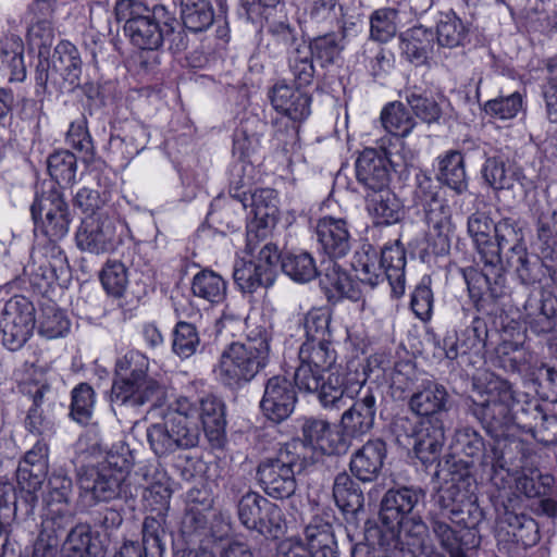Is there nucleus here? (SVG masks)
<instances>
[{"label": "nucleus", "mask_w": 557, "mask_h": 557, "mask_svg": "<svg viewBox=\"0 0 557 557\" xmlns=\"http://www.w3.org/2000/svg\"><path fill=\"white\" fill-rule=\"evenodd\" d=\"M494 225L490 214L480 210L470 214L467 221L468 233L483 263L481 272L473 270L470 278L466 276L468 290L472 299L479 297V310L488 314L496 311V308H490L488 298L497 301L507 294L503 263L497 257V247L491 239Z\"/></svg>", "instance_id": "1"}, {"label": "nucleus", "mask_w": 557, "mask_h": 557, "mask_svg": "<svg viewBox=\"0 0 557 557\" xmlns=\"http://www.w3.org/2000/svg\"><path fill=\"white\" fill-rule=\"evenodd\" d=\"M379 389L360 387L356 400L344 411L341 419V436L347 444V449L354 440H362L374 425Z\"/></svg>", "instance_id": "12"}, {"label": "nucleus", "mask_w": 557, "mask_h": 557, "mask_svg": "<svg viewBox=\"0 0 557 557\" xmlns=\"http://www.w3.org/2000/svg\"><path fill=\"white\" fill-rule=\"evenodd\" d=\"M424 499L425 492L421 487L401 486L388 490L380 506L381 529L389 530L392 537L395 536L403 519L412 515Z\"/></svg>", "instance_id": "15"}, {"label": "nucleus", "mask_w": 557, "mask_h": 557, "mask_svg": "<svg viewBox=\"0 0 557 557\" xmlns=\"http://www.w3.org/2000/svg\"><path fill=\"white\" fill-rule=\"evenodd\" d=\"M201 431L193 413L180 408H170L161 422L147 429V441L158 457L168 456L178 449L196 447Z\"/></svg>", "instance_id": "6"}, {"label": "nucleus", "mask_w": 557, "mask_h": 557, "mask_svg": "<svg viewBox=\"0 0 557 557\" xmlns=\"http://www.w3.org/2000/svg\"><path fill=\"white\" fill-rule=\"evenodd\" d=\"M183 25L194 32L207 30L214 22V10L210 0H181Z\"/></svg>", "instance_id": "48"}, {"label": "nucleus", "mask_w": 557, "mask_h": 557, "mask_svg": "<svg viewBox=\"0 0 557 557\" xmlns=\"http://www.w3.org/2000/svg\"><path fill=\"white\" fill-rule=\"evenodd\" d=\"M73 515L67 510L60 508H49L46 517L41 521V529L35 549L41 557H53L61 543L62 537L73 528Z\"/></svg>", "instance_id": "24"}, {"label": "nucleus", "mask_w": 557, "mask_h": 557, "mask_svg": "<svg viewBox=\"0 0 557 557\" xmlns=\"http://www.w3.org/2000/svg\"><path fill=\"white\" fill-rule=\"evenodd\" d=\"M430 523L441 547L449 557H469L480 545V540L473 528H451L437 513H431Z\"/></svg>", "instance_id": "18"}, {"label": "nucleus", "mask_w": 557, "mask_h": 557, "mask_svg": "<svg viewBox=\"0 0 557 557\" xmlns=\"http://www.w3.org/2000/svg\"><path fill=\"white\" fill-rule=\"evenodd\" d=\"M234 282L244 293H253L259 287H270L274 283L275 270L269 265L252 261H236L233 272Z\"/></svg>", "instance_id": "38"}, {"label": "nucleus", "mask_w": 557, "mask_h": 557, "mask_svg": "<svg viewBox=\"0 0 557 557\" xmlns=\"http://www.w3.org/2000/svg\"><path fill=\"white\" fill-rule=\"evenodd\" d=\"M75 154L69 150H59L51 153L47 160L48 172L51 178L60 186L71 185L76 175Z\"/></svg>", "instance_id": "57"}, {"label": "nucleus", "mask_w": 557, "mask_h": 557, "mask_svg": "<svg viewBox=\"0 0 557 557\" xmlns=\"http://www.w3.org/2000/svg\"><path fill=\"white\" fill-rule=\"evenodd\" d=\"M535 221L534 249L543 259L544 268L557 287V210L547 205L535 203L532 209Z\"/></svg>", "instance_id": "13"}, {"label": "nucleus", "mask_w": 557, "mask_h": 557, "mask_svg": "<svg viewBox=\"0 0 557 557\" xmlns=\"http://www.w3.org/2000/svg\"><path fill=\"white\" fill-rule=\"evenodd\" d=\"M448 478L444 480L434 495L435 504L451 516L461 511L466 502H471L474 491V479L471 472L472 462L453 457L446 461Z\"/></svg>", "instance_id": "8"}, {"label": "nucleus", "mask_w": 557, "mask_h": 557, "mask_svg": "<svg viewBox=\"0 0 557 557\" xmlns=\"http://www.w3.org/2000/svg\"><path fill=\"white\" fill-rule=\"evenodd\" d=\"M0 61L10 72V82H23L26 77L24 42L16 35L0 38Z\"/></svg>", "instance_id": "44"}, {"label": "nucleus", "mask_w": 557, "mask_h": 557, "mask_svg": "<svg viewBox=\"0 0 557 557\" xmlns=\"http://www.w3.org/2000/svg\"><path fill=\"white\" fill-rule=\"evenodd\" d=\"M315 235L321 250L332 259L343 258L351 249L352 238L345 219L321 218L315 225Z\"/></svg>", "instance_id": "22"}, {"label": "nucleus", "mask_w": 557, "mask_h": 557, "mask_svg": "<svg viewBox=\"0 0 557 557\" xmlns=\"http://www.w3.org/2000/svg\"><path fill=\"white\" fill-rule=\"evenodd\" d=\"M70 211L63 195L54 187L48 190L37 193L35 200L30 207V213L34 222L42 214H60Z\"/></svg>", "instance_id": "62"}, {"label": "nucleus", "mask_w": 557, "mask_h": 557, "mask_svg": "<svg viewBox=\"0 0 557 557\" xmlns=\"http://www.w3.org/2000/svg\"><path fill=\"white\" fill-rule=\"evenodd\" d=\"M282 270L286 275L299 283L310 282L319 274L313 257L304 250L284 252Z\"/></svg>", "instance_id": "53"}, {"label": "nucleus", "mask_w": 557, "mask_h": 557, "mask_svg": "<svg viewBox=\"0 0 557 557\" xmlns=\"http://www.w3.org/2000/svg\"><path fill=\"white\" fill-rule=\"evenodd\" d=\"M507 263L515 270L521 284L533 285L541 282L544 263L539 253L529 256L527 247L518 248L516 252L507 255Z\"/></svg>", "instance_id": "50"}, {"label": "nucleus", "mask_w": 557, "mask_h": 557, "mask_svg": "<svg viewBox=\"0 0 557 557\" xmlns=\"http://www.w3.org/2000/svg\"><path fill=\"white\" fill-rule=\"evenodd\" d=\"M148 133L140 125H132L123 135H111L110 147L119 152L123 160L129 161L147 145Z\"/></svg>", "instance_id": "54"}, {"label": "nucleus", "mask_w": 557, "mask_h": 557, "mask_svg": "<svg viewBox=\"0 0 557 557\" xmlns=\"http://www.w3.org/2000/svg\"><path fill=\"white\" fill-rule=\"evenodd\" d=\"M494 233L496 239L494 246L497 247V257L500 260V253L506 248L508 249L506 253L507 256L516 252L518 248L525 247L522 230L518 226V223L511 218H504L497 223H495Z\"/></svg>", "instance_id": "56"}, {"label": "nucleus", "mask_w": 557, "mask_h": 557, "mask_svg": "<svg viewBox=\"0 0 557 557\" xmlns=\"http://www.w3.org/2000/svg\"><path fill=\"white\" fill-rule=\"evenodd\" d=\"M111 401L139 408L146 404L161 406L166 399L165 387L149 375V359L138 350H128L114 366Z\"/></svg>", "instance_id": "2"}, {"label": "nucleus", "mask_w": 557, "mask_h": 557, "mask_svg": "<svg viewBox=\"0 0 557 557\" xmlns=\"http://www.w3.org/2000/svg\"><path fill=\"white\" fill-rule=\"evenodd\" d=\"M308 448L300 438L283 444L272 457L262 459L256 471L264 493L275 499L293 496L297 490L296 475L309 465Z\"/></svg>", "instance_id": "4"}, {"label": "nucleus", "mask_w": 557, "mask_h": 557, "mask_svg": "<svg viewBox=\"0 0 557 557\" xmlns=\"http://www.w3.org/2000/svg\"><path fill=\"white\" fill-rule=\"evenodd\" d=\"M384 274L395 296L405 293L406 253L403 247L385 246L379 256Z\"/></svg>", "instance_id": "42"}, {"label": "nucleus", "mask_w": 557, "mask_h": 557, "mask_svg": "<svg viewBox=\"0 0 557 557\" xmlns=\"http://www.w3.org/2000/svg\"><path fill=\"white\" fill-rule=\"evenodd\" d=\"M61 553L62 557H104L99 536L86 524H78L70 530Z\"/></svg>", "instance_id": "36"}, {"label": "nucleus", "mask_w": 557, "mask_h": 557, "mask_svg": "<svg viewBox=\"0 0 557 557\" xmlns=\"http://www.w3.org/2000/svg\"><path fill=\"white\" fill-rule=\"evenodd\" d=\"M400 97H404L417 117L426 123L437 122L441 117L442 110L437 102L423 96L417 87H406Z\"/></svg>", "instance_id": "59"}, {"label": "nucleus", "mask_w": 557, "mask_h": 557, "mask_svg": "<svg viewBox=\"0 0 557 557\" xmlns=\"http://www.w3.org/2000/svg\"><path fill=\"white\" fill-rule=\"evenodd\" d=\"M356 175L360 184L375 191L387 188L389 166L387 156L375 149L363 150L356 161Z\"/></svg>", "instance_id": "31"}, {"label": "nucleus", "mask_w": 557, "mask_h": 557, "mask_svg": "<svg viewBox=\"0 0 557 557\" xmlns=\"http://www.w3.org/2000/svg\"><path fill=\"white\" fill-rule=\"evenodd\" d=\"M297 395L294 385L284 376L270 377L260 401L263 414L273 422H282L294 411Z\"/></svg>", "instance_id": "17"}, {"label": "nucleus", "mask_w": 557, "mask_h": 557, "mask_svg": "<svg viewBox=\"0 0 557 557\" xmlns=\"http://www.w3.org/2000/svg\"><path fill=\"white\" fill-rule=\"evenodd\" d=\"M434 45V34L423 26H414L401 36V51L406 58L417 64H423Z\"/></svg>", "instance_id": "43"}, {"label": "nucleus", "mask_w": 557, "mask_h": 557, "mask_svg": "<svg viewBox=\"0 0 557 557\" xmlns=\"http://www.w3.org/2000/svg\"><path fill=\"white\" fill-rule=\"evenodd\" d=\"M379 533L380 545L385 548V554L403 555V549H409L405 547L403 536L412 540V542L407 543L408 546H420L428 533V525L420 516L412 513L403 519L400 528L397 530V533L394 534L395 536L392 537L391 531L386 529H380Z\"/></svg>", "instance_id": "34"}, {"label": "nucleus", "mask_w": 557, "mask_h": 557, "mask_svg": "<svg viewBox=\"0 0 557 557\" xmlns=\"http://www.w3.org/2000/svg\"><path fill=\"white\" fill-rule=\"evenodd\" d=\"M449 394L435 381H424L409 399V408L421 419L444 420L447 414Z\"/></svg>", "instance_id": "23"}, {"label": "nucleus", "mask_w": 557, "mask_h": 557, "mask_svg": "<svg viewBox=\"0 0 557 557\" xmlns=\"http://www.w3.org/2000/svg\"><path fill=\"white\" fill-rule=\"evenodd\" d=\"M79 495L89 505L109 503L117 498L127 497L125 479L108 470L94 467L78 472Z\"/></svg>", "instance_id": "14"}, {"label": "nucleus", "mask_w": 557, "mask_h": 557, "mask_svg": "<svg viewBox=\"0 0 557 557\" xmlns=\"http://www.w3.org/2000/svg\"><path fill=\"white\" fill-rule=\"evenodd\" d=\"M35 323L33 302L21 295L10 298L3 307L0 318L3 345L11 351L22 348L30 337Z\"/></svg>", "instance_id": "10"}, {"label": "nucleus", "mask_w": 557, "mask_h": 557, "mask_svg": "<svg viewBox=\"0 0 557 557\" xmlns=\"http://www.w3.org/2000/svg\"><path fill=\"white\" fill-rule=\"evenodd\" d=\"M172 496V490L169 485V478L159 481L156 484L147 485L144 492V499L147 508L156 515L147 516L143 523H146L149 519H152L160 523L163 531L165 530V518L166 512L170 508V499Z\"/></svg>", "instance_id": "52"}, {"label": "nucleus", "mask_w": 557, "mask_h": 557, "mask_svg": "<svg viewBox=\"0 0 557 557\" xmlns=\"http://www.w3.org/2000/svg\"><path fill=\"white\" fill-rule=\"evenodd\" d=\"M352 268L358 280L372 288L386 280L379 253L371 246L363 247L361 251L356 253Z\"/></svg>", "instance_id": "51"}, {"label": "nucleus", "mask_w": 557, "mask_h": 557, "mask_svg": "<svg viewBox=\"0 0 557 557\" xmlns=\"http://www.w3.org/2000/svg\"><path fill=\"white\" fill-rule=\"evenodd\" d=\"M268 34L265 48L273 58L282 54H287L288 58L307 47V42L299 32L287 23H273L269 27Z\"/></svg>", "instance_id": "37"}, {"label": "nucleus", "mask_w": 557, "mask_h": 557, "mask_svg": "<svg viewBox=\"0 0 557 557\" xmlns=\"http://www.w3.org/2000/svg\"><path fill=\"white\" fill-rule=\"evenodd\" d=\"M117 22H124V33L141 50H158L164 42L163 26L175 23V16L163 4L150 10L135 0H117L114 7Z\"/></svg>", "instance_id": "5"}, {"label": "nucleus", "mask_w": 557, "mask_h": 557, "mask_svg": "<svg viewBox=\"0 0 557 557\" xmlns=\"http://www.w3.org/2000/svg\"><path fill=\"white\" fill-rule=\"evenodd\" d=\"M311 557H337V541L329 513L314 515L304 529Z\"/></svg>", "instance_id": "29"}, {"label": "nucleus", "mask_w": 557, "mask_h": 557, "mask_svg": "<svg viewBox=\"0 0 557 557\" xmlns=\"http://www.w3.org/2000/svg\"><path fill=\"white\" fill-rule=\"evenodd\" d=\"M66 143L70 147L81 153L84 162L90 163L95 157V147L87 129V121L82 117L72 122L66 133Z\"/></svg>", "instance_id": "63"}, {"label": "nucleus", "mask_w": 557, "mask_h": 557, "mask_svg": "<svg viewBox=\"0 0 557 557\" xmlns=\"http://www.w3.org/2000/svg\"><path fill=\"white\" fill-rule=\"evenodd\" d=\"M471 412L492 435L504 433L515 421L518 404L511 385L499 377L491 380L479 398H471Z\"/></svg>", "instance_id": "7"}, {"label": "nucleus", "mask_w": 557, "mask_h": 557, "mask_svg": "<svg viewBox=\"0 0 557 557\" xmlns=\"http://www.w3.org/2000/svg\"><path fill=\"white\" fill-rule=\"evenodd\" d=\"M367 209L381 224H393L400 220V202L388 188L375 190L372 195H368Z\"/></svg>", "instance_id": "47"}, {"label": "nucleus", "mask_w": 557, "mask_h": 557, "mask_svg": "<svg viewBox=\"0 0 557 557\" xmlns=\"http://www.w3.org/2000/svg\"><path fill=\"white\" fill-rule=\"evenodd\" d=\"M325 372L317 367L299 362L295 371V384L300 391L318 393L319 400L324 408L342 409L349 399L346 396L345 375L338 371L331 372L325 380Z\"/></svg>", "instance_id": "9"}, {"label": "nucleus", "mask_w": 557, "mask_h": 557, "mask_svg": "<svg viewBox=\"0 0 557 557\" xmlns=\"http://www.w3.org/2000/svg\"><path fill=\"white\" fill-rule=\"evenodd\" d=\"M320 285L325 290L330 301H337L342 298L358 300L360 292L349 275L339 265L332 262L320 276Z\"/></svg>", "instance_id": "40"}, {"label": "nucleus", "mask_w": 557, "mask_h": 557, "mask_svg": "<svg viewBox=\"0 0 557 557\" xmlns=\"http://www.w3.org/2000/svg\"><path fill=\"white\" fill-rule=\"evenodd\" d=\"M270 342V333L262 329L251 332L244 342L228 344L214 367L218 381L231 389L251 382L269 363Z\"/></svg>", "instance_id": "3"}, {"label": "nucleus", "mask_w": 557, "mask_h": 557, "mask_svg": "<svg viewBox=\"0 0 557 557\" xmlns=\"http://www.w3.org/2000/svg\"><path fill=\"white\" fill-rule=\"evenodd\" d=\"M385 457V442L381 438L370 440L352 455L350 471L358 480L372 482L379 476Z\"/></svg>", "instance_id": "33"}, {"label": "nucleus", "mask_w": 557, "mask_h": 557, "mask_svg": "<svg viewBox=\"0 0 557 557\" xmlns=\"http://www.w3.org/2000/svg\"><path fill=\"white\" fill-rule=\"evenodd\" d=\"M299 362L317 367L326 372H334L336 351L331 341H306L299 348Z\"/></svg>", "instance_id": "49"}, {"label": "nucleus", "mask_w": 557, "mask_h": 557, "mask_svg": "<svg viewBox=\"0 0 557 557\" xmlns=\"http://www.w3.org/2000/svg\"><path fill=\"white\" fill-rule=\"evenodd\" d=\"M75 242L81 251L99 256L114 251L122 243V236L114 218L109 214H89L82 219Z\"/></svg>", "instance_id": "11"}, {"label": "nucleus", "mask_w": 557, "mask_h": 557, "mask_svg": "<svg viewBox=\"0 0 557 557\" xmlns=\"http://www.w3.org/2000/svg\"><path fill=\"white\" fill-rule=\"evenodd\" d=\"M70 320L65 312L54 305H46L41 308L38 320L39 334L49 338L62 337L70 331Z\"/></svg>", "instance_id": "58"}, {"label": "nucleus", "mask_w": 557, "mask_h": 557, "mask_svg": "<svg viewBox=\"0 0 557 557\" xmlns=\"http://www.w3.org/2000/svg\"><path fill=\"white\" fill-rule=\"evenodd\" d=\"M231 196L238 199L244 208L250 200L251 212L260 222L267 224L269 220H275L277 213L276 193L271 188H260L251 191L249 184L239 181L231 185Z\"/></svg>", "instance_id": "30"}, {"label": "nucleus", "mask_w": 557, "mask_h": 557, "mask_svg": "<svg viewBox=\"0 0 557 557\" xmlns=\"http://www.w3.org/2000/svg\"><path fill=\"white\" fill-rule=\"evenodd\" d=\"M438 181L454 189L457 194L463 193L467 187L465 160L460 151L450 150L438 158Z\"/></svg>", "instance_id": "45"}, {"label": "nucleus", "mask_w": 557, "mask_h": 557, "mask_svg": "<svg viewBox=\"0 0 557 557\" xmlns=\"http://www.w3.org/2000/svg\"><path fill=\"white\" fill-rule=\"evenodd\" d=\"M49 445L44 440H37L20 461L16 480L22 490L36 493L42 486L48 474Z\"/></svg>", "instance_id": "19"}, {"label": "nucleus", "mask_w": 557, "mask_h": 557, "mask_svg": "<svg viewBox=\"0 0 557 557\" xmlns=\"http://www.w3.org/2000/svg\"><path fill=\"white\" fill-rule=\"evenodd\" d=\"M51 71L60 75L71 87L79 84L82 59L77 48L70 41H60L51 58Z\"/></svg>", "instance_id": "39"}, {"label": "nucleus", "mask_w": 557, "mask_h": 557, "mask_svg": "<svg viewBox=\"0 0 557 557\" xmlns=\"http://www.w3.org/2000/svg\"><path fill=\"white\" fill-rule=\"evenodd\" d=\"M166 532L160 523L149 519L143 523L141 543L128 541L120 547L113 557H164Z\"/></svg>", "instance_id": "32"}, {"label": "nucleus", "mask_w": 557, "mask_h": 557, "mask_svg": "<svg viewBox=\"0 0 557 557\" xmlns=\"http://www.w3.org/2000/svg\"><path fill=\"white\" fill-rule=\"evenodd\" d=\"M436 34L440 46L454 48L463 42L467 29L462 21L454 12H449L441 17Z\"/></svg>", "instance_id": "60"}, {"label": "nucleus", "mask_w": 557, "mask_h": 557, "mask_svg": "<svg viewBox=\"0 0 557 557\" xmlns=\"http://www.w3.org/2000/svg\"><path fill=\"white\" fill-rule=\"evenodd\" d=\"M381 121L384 128L398 138L408 136L416 126V120L407 111L405 104L399 101L384 107L381 112Z\"/></svg>", "instance_id": "55"}, {"label": "nucleus", "mask_w": 557, "mask_h": 557, "mask_svg": "<svg viewBox=\"0 0 557 557\" xmlns=\"http://www.w3.org/2000/svg\"><path fill=\"white\" fill-rule=\"evenodd\" d=\"M530 330L539 335L557 332V296L541 289L531 294L523 306Z\"/></svg>", "instance_id": "20"}, {"label": "nucleus", "mask_w": 557, "mask_h": 557, "mask_svg": "<svg viewBox=\"0 0 557 557\" xmlns=\"http://www.w3.org/2000/svg\"><path fill=\"white\" fill-rule=\"evenodd\" d=\"M302 436L300 440L308 448V455L312 449H320L327 455H341L347 451V444L342 438L339 431H334L331 424L321 419L308 418L304 421Z\"/></svg>", "instance_id": "26"}, {"label": "nucleus", "mask_w": 557, "mask_h": 557, "mask_svg": "<svg viewBox=\"0 0 557 557\" xmlns=\"http://www.w3.org/2000/svg\"><path fill=\"white\" fill-rule=\"evenodd\" d=\"M237 515L245 528L260 534H271L280 528V508L257 492L248 491L239 498Z\"/></svg>", "instance_id": "16"}, {"label": "nucleus", "mask_w": 557, "mask_h": 557, "mask_svg": "<svg viewBox=\"0 0 557 557\" xmlns=\"http://www.w3.org/2000/svg\"><path fill=\"white\" fill-rule=\"evenodd\" d=\"M184 411L193 413V416L202 422V428L208 440L215 446H220L223 442L225 432L224 405L214 396H207L200 400L198 417L195 416L196 410L190 409L188 404L178 405Z\"/></svg>", "instance_id": "35"}, {"label": "nucleus", "mask_w": 557, "mask_h": 557, "mask_svg": "<svg viewBox=\"0 0 557 557\" xmlns=\"http://www.w3.org/2000/svg\"><path fill=\"white\" fill-rule=\"evenodd\" d=\"M226 293V281L212 270H201L193 277L191 294L202 301L210 305L222 304Z\"/></svg>", "instance_id": "41"}, {"label": "nucleus", "mask_w": 557, "mask_h": 557, "mask_svg": "<svg viewBox=\"0 0 557 557\" xmlns=\"http://www.w3.org/2000/svg\"><path fill=\"white\" fill-rule=\"evenodd\" d=\"M487 330L484 321L478 317H472L469 326L445 335L442 345L445 357L455 360L459 356L479 351L484 345Z\"/></svg>", "instance_id": "28"}, {"label": "nucleus", "mask_w": 557, "mask_h": 557, "mask_svg": "<svg viewBox=\"0 0 557 557\" xmlns=\"http://www.w3.org/2000/svg\"><path fill=\"white\" fill-rule=\"evenodd\" d=\"M30 282L42 292H47L54 284L62 285L70 275L67 258L57 244H50L37 267L30 269Z\"/></svg>", "instance_id": "21"}, {"label": "nucleus", "mask_w": 557, "mask_h": 557, "mask_svg": "<svg viewBox=\"0 0 557 557\" xmlns=\"http://www.w3.org/2000/svg\"><path fill=\"white\" fill-rule=\"evenodd\" d=\"M333 497L337 507L347 513H356L363 508V493L346 472L338 473L333 484Z\"/></svg>", "instance_id": "46"}, {"label": "nucleus", "mask_w": 557, "mask_h": 557, "mask_svg": "<svg viewBox=\"0 0 557 557\" xmlns=\"http://www.w3.org/2000/svg\"><path fill=\"white\" fill-rule=\"evenodd\" d=\"M95 392L87 383L78 384L72 391L71 417L81 424H87L92 416Z\"/></svg>", "instance_id": "64"}, {"label": "nucleus", "mask_w": 557, "mask_h": 557, "mask_svg": "<svg viewBox=\"0 0 557 557\" xmlns=\"http://www.w3.org/2000/svg\"><path fill=\"white\" fill-rule=\"evenodd\" d=\"M444 443V420L421 419L418 422V429L413 432L412 445L416 457L424 466L438 461Z\"/></svg>", "instance_id": "25"}, {"label": "nucleus", "mask_w": 557, "mask_h": 557, "mask_svg": "<svg viewBox=\"0 0 557 557\" xmlns=\"http://www.w3.org/2000/svg\"><path fill=\"white\" fill-rule=\"evenodd\" d=\"M200 345L196 326L189 322L180 321L173 330V351L181 358L193 356Z\"/></svg>", "instance_id": "61"}, {"label": "nucleus", "mask_w": 557, "mask_h": 557, "mask_svg": "<svg viewBox=\"0 0 557 557\" xmlns=\"http://www.w3.org/2000/svg\"><path fill=\"white\" fill-rule=\"evenodd\" d=\"M424 219L430 230L433 253L444 256L450 250V237L454 232L451 210L446 199L433 202L423 209Z\"/></svg>", "instance_id": "27"}]
</instances>
